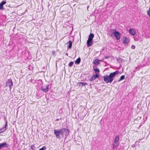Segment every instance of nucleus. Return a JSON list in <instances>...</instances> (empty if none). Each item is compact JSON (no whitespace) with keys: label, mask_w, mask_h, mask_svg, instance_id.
<instances>
[{"label":"nucleus","mask_w":150,"mask_h":150,"mask_svg":"<svg viewBox=\"0 0 150 150\" xmlns=\"http://www.w3.org/2000/svg\"><path fill=\"white\" fill-rule=\"evenodd\" d=\"M135 46L134 45H132L131 47V48L132 49H134L135 48Z\"/></svg>","instance_id":"30"},{"label":"nucleus","mask_w":150,"mask_h":150,"mask_svg":"<svg viewBox=\"0 0 150 150\" xmlns=\"http://www.w3.org/2000/svg\"><path fill=\"white\" fill-rule=\"evenodd\" d=\"M119 73V71H116L110 73L109 75L103 76L104 81L107 83H111L113 80L114 78Z\"/></svg>","instance_id":"2"},{"label":"nucleus","mask_w":150,"mask_h":150,"mask_svg":"<svg viewBox=\"0 0 150 150\" xmlns=\"http://www.w3.org/2000/svg\"><path fill=\"white\" fill-rule=\"evenodd\" d=\"M6 127L7 126H5V125L4 127L0 129V133L3 132L6 130Z\"/></svg>","instance_id":"15"},{"label":"nucleus","mask_w":150,"mask_h":150,"mask_svg":"<svg viewBox=\"0 0 150 150\" xmlns=\"http://www.w3.org/2000/svg\"><path fill=\"white\" fill-rule=\"evenodd\" d=\"M93 75H94V76L95 77V78L96 79L97 78H98L99 80H100V76L98 75V74H93Z\"/></svg>","instance_id":"17"},{"label":"nucleus","mask_w":150,"mask_h":150,"mask_svg":"<svg viewBox=\"0 0 150 150\" xmlns=\"http://www.w3.org/2000/svg\"><path fill=\"white\" fill-rule=\"evenodd\" d=\"M93 43L92 40L88 39L87 41V46L88 47H90L92 46Z\"/></svg>","instance_id":"8"},{"label":"nucleus","mask_w":150,"mask_h":150,"mask_svg":"<svg viewBox=\"0 0 150 150\" xmlns=\"http://www.w3.org/2000/svg\"><path fill=\"white\" fill-rule=\"evenodd\" d=\"M125 76L124 75H122L120 77V79L118 80V81H120L121 80H123L125 79Z\"/></svg>","instance_id":"21"},{"label":"nucleus","mask_w":150,"mask_h":150,"mask_svg":"<svg viewBox=\"0 0 150 150\" xmlns=\"http://www.w3.org/2000/svg\"><path fill=\"white\" fill-rule=\"evenodd\" d=\"M3 6L6 3V1H3L1 3Z\"/></svg>","instance_id":"28"},{"label":"nucleus","mask_w":150,"mask_h":150,"mask_svg":"<svg viewBox=\"0 0 150 150\" xmlns=\"http://www.w3.org/2000/svg\"><path fill=\"white\" fill-rule=\"evenodd\" d=\"M35 82L37 83L40 86H42L43 82L41 79L36 80H35Z\"/></svg>","instance_id":"12"},{"label":"nucleus","mask_w":150,"mask_h":150,"mask_svg":"<svg viewBox=\"0 0 150 150\" xmlns=\"http://www.w3.org/2000/svg\"><path fill=\"white\" fill-rule=\"evenodd\" d=\"M4 120L5 121V126H7V123H8V122L6 118L5 117V116H4Z\"/></svg>","instance_id":"22"},{"label":"nucleus","mask_w":150,"mask_h":150,"mask_svg":"<svg viewBox=\"0 0 150 150\" xmlns=\"http://www.w3.org/2000/svg\"><path fill=\"white\" fill-rule=\"evenodd\" d=\"M95 79V78L94 75H93L91 78L89 79V80L90 81H92L94 80Z\"/></svg>","instance_id":"23"},{"label":"nucleus","mask_w":150,"mask_h":150,"mask_svg":"<svg viewBox=\"0 0 150 150\" xmlns=\"http://www.w3.org/2000/svg\"><path fill=\"white\" fill-rule=\"evenodd\" d=\"M100 80L101 79H102L103 78L102 76H100Z\"/></svg>","instance_id":"35"},{"label":"nucleus","mask_w":150,"mask_h":150,"mask_svg":"<svg viewBox=\"0 0 150 150\" xmlns=\"http://www.w3.org/2000/svg\"><path fill=\"white\" fill-rule=\"evenodd\" d=\"M115 30H113V29H111V30H110L109 31V32L110 33H110V36H113V34H112V33L113 32H114V31H115Z\"/></svg>","instance_id":"25"},{"label":"nucleus","mask_w":150,"mask_h":150,"mask_svg":"<svg viewBox=\"0 0 150 150\" xmlns=\"http://www.w3.org/2000/svg\"><path fill=\"white\" fill-rule=\"evenodd\" d=\"M81 61V59L80 57H79L75 61V63L76 64H79Z\"/></svg>","instance_id":"14"},{"label":"nucleus","mask_w":150,"mask_h":150,"mask_svg":"<svg viewBox=\"0 0 150 150\" xmlns=\"http://www.w3.org/2000/svg\"><path fill=\"white\" fill-rule=\"evenodd\" d=\"M93 68L94 71L96 73H97L99 72L100 71L98 68H95L94 66H93Z\"/></svg>","instance_id":"16"},{"label":"nucleus","mask_w":150,"mask_h":150,"mask_svg":"<svg viewBox=\"0 0 150 150\" xmlns=\"http://www.w3.org/2000/svg\"><path fill=\"white\" fill-rule=\"evenodd\" d=\"M13 85V83L12 81V79H8L6 83V86H8L10 88V89H11L12 88Z\"/></svg>","instance_id":"4"},{"label":"nucleus","mask_w":150,"mask_h":150,"mask_svg":"<svg viewBox=\"0 0 150 150\" xmlns=\"http://www.w3.org/2000/svg\"><path fill=\"white\" fill-rule=\"evenodd\" d=\"M4 7L3 5L1 4V3L0 4V10L4 9Z\"/></svg>","instance_id":"27"},{"label":"nucleus","mask_w":150,"mask_h":150,"mask_svg":"<svg viewBox=\"0 0 150 150\" xmlns=\"http://www.w3.org/2000/svg\"><path fill=\"white\" fill-rule=\"evenodd\" d=\"M0 149H1L4 147H8L9 145L6 142H4L2 143H0Z\"/></svg>","instance_id":"6"},{"label":"nucleus","mask_w":150,"mask_h":150,"mask_svg":"<svg viewBox=\"0 0 150 150\" xmlns=\"http://www.w3.org/2000/svg\"><path fill=\"white\" fill-rule=\"evenodd\" d=\"M94 37V35L93 33H90L88 36V39L91 40H92Z\"/></svg>","instance_id":"13"},{"label":"nucleus","mask_w":150,"mask_h":150,"mask_svg":"<svg viewBox=\"0 0 150 150\" xmlns=\"http://www.w3.org/2000/svg\"><path fill=\"white\" fill-rule=\"evenodd\" d=\"M48 7L50 6V4L49 3H48Z\"/></svg>","instance_id":"36"},{"label":"nucleus","mask_w":150,"mask_h":150,"mask_svg":"<svg viewBox=\"0 0 150 150\" xmlns=\"http://www.w3.org/2000/svg\"><path fill=\"white\" fill-rule=\"evenodd\" d=\"M54 133L56 138L61 139L64 138L66 139L69 134V130L66 128H62L60 129H54Z\"/></svg>","instance_id":"1"},{"label":"nucleus","mask_w":150,"mask_h":150,"mask_svg":"<svg viewBox=\"0 0 150 150\" xmlns=\"http://www.w3.org/2000/svg\"><path fill=\"white\" fill-rule=\"evenodd\" d=\"M136 69H138L139 70V67H137L136 68Z\"/></svg>","instance_id":"34"},{"label":"nucleus","mask_w":150,"mask_h":150,"mask_svg":"<svg viewBox=\"0 0 150 150\" xmlns=\"http://www.w3.org/2000/svg\"><path fill=\"white\" fill-rule=\"evenodd\" d=\"M91 84H90V86H91Z\"/></svg>","instance_id":"38"},{"label":"nucleus","mask_w":150,"mask_h":150,"mask_svg":"<svg viewBox=\"0 0 150 150\" xmlns=\"http://www.w3.org/2000/svg\"><path fill=\"white\" fill-rule=\"evenodd\" d=\"M82 84H83V86H85V85H87V83H83V82H82Z\"/></svg>","instance_id":"31"},{"label":"nucleus","mask_w":150,"mask_h":150,"mask_svg":"<svg viewBox=\"0 0 150 150\" xmlns=\"http://www.w3.org/2000/svg\"><path fill=\"white\" fill-rule=\"evenodd\" d=\"M119 139V135H117L114 140V142H118Z\"/></svg>","instance_id":"18"},{"label":"nucleus","mask_w":150,"mask_h":150,"mask_svg":"<svg viewBox=\"0 0 150 150\" xmlns=\"http://www.w3.org/2000/svg\"><path fill=\"white\" fill-rule=\"evenodd\" d=\"M72 42L71 40H69L67 43V44H68V45L67 46V48L70 49L72 46Z\"/></svg>","instance_id":"11"},{"label":"nucleus","mask_w":150,"mask_h":150,"mask_svg":"<svg viewBox=\"0 0 150 150\" xmlns=\"http://www.w3.org/2000/svg\"><path fill=\"white\" fill-rule=\"evenodd\" d=\"M46 149V147L45 146H44L42 148L40 149L39 150H45Z\"/></svg>","instance_id":"26"},{"label":"nucleus","mask_w":150,"mask_h":150,"mask_svg":"<svg viewBox=\"0 0 150 150\" xmlns=\"http://www.w3.org/2000/svg\"><path fill=\"white\" fill-rule=\"evenodd\" d=\"M101 61L103 62V60H99L98 59H96L93 62L94 64L98 65L100 64V62Z\"/></svg>","instance_id":"9"},{"label":"nucleus","mask_w":150,"mask_h":150,"mask_svg":"<svg viewBox=\"0 0 150 150\" xmlns=\"http://www.w3.org/2000/svg\"><path fill=\"white\" fill-rule=\"evenodd\" d=\"M109 57H110L109 56H106L105 57V59H108V58H109Z\"/></svg>","instance_id":"32"},{"label":"nucleus","mask_w":150,"mask_h":150,"mask_svg":"<svg viewBox=\"0 0 150 150\" xmlns=\"http://www.w3.org/2000/svg\"><path fill=\"white\" fill-rule=\"evenodd\" d=\"M147 13L148 16L150 17V10L147 11Z\"/></svg>","instance_id":"29"},{"label":"nucleus","mask_w":150,"mask_h":150,"mask_svg":"<svg viewBox=\"0 0 150 150\" xmlns=\"http://www.w3.org/2000/svg\"><path fill=\"white\" fill-rule=\"evenodd\" d=\"M82 82H78L77 83V85L79 87H83V84H82Z\"/></svg>","instance_id":"20"},{"label":"nucleus","mask_w":150,"mask_h":150,"mask_svg":"<svg viewBox=\"0 0 150 150\" xmlns=\"http://www.w3.org/2000/svg\"><path fill=\"white\" fill-rule=\"evenodd\" d=\"M116 147H115L114 146V145L113 144V147H112V149H115V148H116Z\"/></svg>","instance_id":"33"},{"label":"nucleus","mask_w":150,"mask_h":150,"mask_svg":"<svg viewBox=\"0 0 150 150\" xmlns=\"http://www.w3.org/2000/svg\"><path fill=\"white\" fill-rule=\"evenodd\" d=\"M49 85H48L45 87L44 86H41L40 88V90L42 91H43L45 93L49 91Z\"/></svg>","instance_id":"5"},{"label":"nucleus","mask_w":150,"mask_h":150,"mask_svg":"<svg viewBox=\"0 0 150 150\" xmlns=\"http://www.w3.org/2000/svg\"><path fill=\"white\" fill-rule=\"evenodd\" d=\"M129 39L127 38L126 37H123V42L125 45L127 44L129 42Z\"/></svg>","instance_id":"7"},{"label":"nucleus","mask_w":150,"mask_h":150,"mask_svg":"<svg viewBox=\"0 0 150 150\" xmlns=\"http://www.w3.org/2000/svg\"><path fill=\"white\" fill-rule=\"evenodd\" d=\"M58 120V119H57V120H57H57Z\"/></svg>","instance_id":"37"},{"label":"nucleus","mask_w":150,"mask_h":150,"mask_svg":"<svg viewBox=\"0 0 150 150\" xmlns=\"http://www.w3.org/2000/svg\"><path fill=\"white\" fill-rule=\"evenodd\" d=\"M112 34H113L117 40H119L120 39L121 34L118 31L115 30L112 33Z\"/></svg>","instance_id":"3"},{"label":"nucleus","mask_w":150,"mask_h":150,"mask_svg":"<svg viewBox=\"0 0 150 150\" xmlns=\"http://www.w3.org/2000/svg\"><path fill=\"white\" fill-rule=\"evenodd\" d=\"M129 32L130 34L133 35H134L136 33L134 29L131 28L129 30Z\"/></svg>","instance_id":"10"},{"label":"nucleus","mask_w":150,"mask_h":150,"mask_svg":"<svg viewBox=\"0 0 150 150\" xmlns=\"http://www.w3.org/2000/svg\"><path fill=\"white\" fill-rule=\"evenodd\" d=\"M113 144L114 145V146L115 147H117L119 145V143L118 142H114V143Z\"/></svg>","instance_id":"19"},{"label":"nucleus","mask_w":150,"mask_h":150,"mask_svg":"<svg viewBox=\"0 0 150 150\" xmlns=\"http://www.w3.org/2000/svg\"><path fill=\"white\" fill-rule=\"evenodd\" d=\"M73 64L74 62H71L69 63L68 66L69 67H71L73 66Z\"/></svg>","instance_id":"24"}]
</instances>
